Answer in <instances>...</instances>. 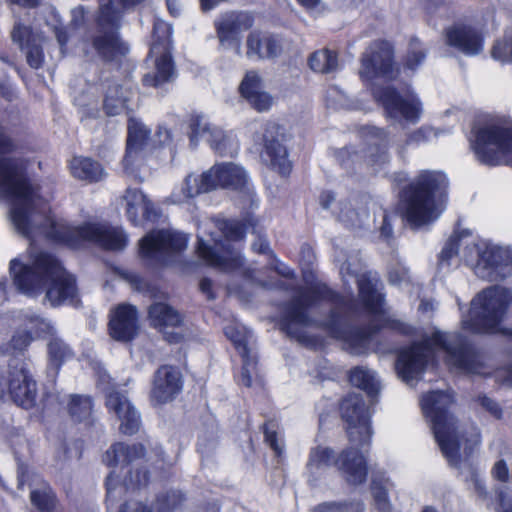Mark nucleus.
Masks as SVG:
<instances>
[{"instance_id":"63","label":"nucleus","mask_w":512,"mask_h":512,"mask_svg":"<svg viewBox=\"0 0 512 512\" xmlns=\"http://www.w3.org/2000/svg\"><path fill=\"white\" fill-rule=\"evenodd\" d=\"M211 287H212V283L209 279H202L201 282H200V289L201 291L207 295V298L208 299H213L214 298V295L212 293V290H211Z\"/></svg>"},{"instance_id":"24","label":"nucleus","mask_w":512,"mask_h":512,"mask_svg":"<svg viewBox=\"0 0 512 512\" xmlns=\"http://www.w3.org/2000/svg\"><path fill=\"white\" fill-rule=\"evenodd\" d=\"M128 220L135 226L144 220L154 221L158 217L153 203L139 189L128 188L123 195Z\"/></svg>"},{"instance_id":"47","label":"nucleus","mask_w":512,"mask_h":512,"mask_svg":"<svg viewBox=\"0 0 512 512\" xmlns=\"http://www.w3.org/2000/svg\"><path fill=\"white\" fill-rule=\"evenodd\" d=\"M264 436L265 442L277 455H281L284 451V442L276 422L269 421L264 425Z\"/></svg>"},{"instance_id":"57","label":"nucleus","mask_w":512,"mask_h":512,"mask_svg":"<svg viewBox=\"0 0 512 512\" xmlns=\"http://www.w3.org/2000/svg\"><path fill=\"white\" fill-rule=\"evenodd\" d=\"M389 280L393 284L402 285L408 282L409 274L406 268L392 270L389 273Z\"/></svg>"},{"instance_id":"15","label":"nucleus","mask_w":512,"mask_h":512,"mask_svg":"<svg viewBox=\"0 0 512 512\" xmlns=\"http://www.w3.org/2000/svg\"><path fill=\"white\" fill-rule=\"evenodd\" d=\"M252 128L256 133L255 141L264 147L262 160L281 175L289 174L292 165L286 148L277 139L279 127L272 122H261L253 124Z\"/></svg>"},{"instance_id":"62","label":"nucleus","mask_w":512,"mask_h":512,"mask_svg":"<svg viewBox=\"0 0 512 512\" xmlns=\"http://www.w3.org/2000/svg\"><path fill=\"white\" fill-rule=\"evenodd\" d=\"M298 2L308 11L314 12L321 5V0H298Z\"/></svg>"},{"instance_id":"42","label":"nucleus","mask_w":512,"mask_h":512,"mask_svg":"<svg viewBox=\"0 0 512 512\" xmlns=\"http://www.w3.org/2000/svg\"><path fill=\"white\" fill-rule=\"evenodd\" d=\"M68 411L75 421L87 419L92 412V402L87 396L72 395L68 403Z\"/></svg>"},{"instance_id":"9","label":"nucleus","mask_w":512,"mask_h":512,"mask_svg":"<svg viewBox=\"0 0 512 512\" xmlns=\"http://www.w3.org/2000/svg\"><path fill=\"white\" fill-rule=\"evenodd\" d=\"M471 147L477 160L485 165L512 167V128L499 118L484 116L473 127Z\"/></svg>"},{"instance_id":"40","label":"nucleus","mask_w":512,"mask_h":512,"mask_svg":"<svg viewBox=\"0 0 512 512\" xmlns=\"http://www.w3.org/2000/svg\"><path fill=\"white\" fill-rule=\"evenodd\" d=\"M207 142L221 156H234L239 149L238 142L233 134H226L224 131H222V135L207 138Z\"/></svg>"},{"instance_id":"41","label":"nucleus","mask_w":512,"mask_h":512,"mask_svg":"<svg viewBox=\"0 0 512 512\" xmlns=\"http://www.w3.org/2000/svg\"><path fill=\"white\" fill-rule=\"evenodd\" d=\"M333 452L326 447H317L310 453L307 468L312 475L320 474L332 464Z\"/></svg>"},{"instance_id":"19","label":"nucleus","mask_w":512,"mask_h":512,"mask_svg":"<svg viewBox=\"0 0 512 512\" xmlns=\"http://www.w3.org/2000/svg\"><path fill=\"white\" fill-rule=\"evenodd\" d=\"M392 57V48L388 42L379 41L371 44L362 58L361 76L367 79L389 77L392 74Z\"/></svg>"},{"instance_id":"38","label":"nucleus","mask_w":512,"mask_h":512,"mask_svg":"<svg viewBox=\"0 0 512 512\" xmlns=\"http://www.w3.org/2000/svg\"><path fill=\"white\" fill-rule=\"evenodd\" d=\"M190 129L191 142H194L199 137L207 141V138L214 137V135H222V130L212 126L204 115H193L190 119Z\"/></svg>"},{"instance_id":"25","label":"nucleus","mask_w":512,"mask_h":512,"mask_svg":"<svg viewBox=\"0 0 512 512\" xmlns=\"http://www.w3.org/2000/svg\"><path fill=\"white\" fill-rule=\"evenodd\" d=\"M13 42L25 51L28 64L38 69L42 66L44 55L40 46L41 38L38 34L32 32L31 28L21 23H15L11 32Z\"/></svg>"},{"instance_id":"29","label":"nucleus","mask_w":512,"mask_h":512,"mask_svg":"<svg viewBox=\"0 0 512 512\" xmlns=\"http://www.w3.org/2000/svg\"><path fill=\"white\" fill-rule=\"evenodd\" d=\"M118 475H116L115 471H112L106 480V488H107V501L109 503H115L118 499L122 497V495L127 492H133L139 487L145 485L148 481L147 472H137L135 479L132 475H130L129 479L125 480L123 483L119 481Z\"/></svg>"},{"instance_id":"53","label":"nucleus","mask_w":512,"mask_h":512,"mask_svg":"<svg viewBox=\"0 0 512 512\" xmlns=\"http://www.w3.org/2000/svg\"><path fill=\"white\" fill-rule=\"evenodd\" d=\"M491 473L495 479L501 482H506L509 478V468L507 463L503 459L496 461Z\"/></svg>"},{"instance_id":"45","label":"nucleus","mask_w":512,"mask_h":512,"mask_svg":"<svg viewBox=\"0 0 512 512\" xmlns=\"http://www.w3.org/2000/svg\"><path fill=\"white\" fill-rule=\"evenodd\" d=\"M243 360V367L241 371V383L250 387L254 380L258 377L257 371V358L248 350L245 354H240Z\"/></svg>"},{"instance_id":"10","label":"nucleus","mask_w":512,"mask_h":512,"mask_svg":"<svg viewBox=\"0 0 512 512\" xmlns=\"http://www.w3.org/2000/svg\"><path fill=\"white\" fill-rule=\"evenodd\" d=\"M453 403V395L449 392H431L421 398L424 415L432 424L435 439L450 465L461 466L459 456V439L456 422L447 411Z\"/></svg>"},{"instance_id":"21","label":"nucleus","mask_w":512,"mask_h":512,"mask_svg":"<svg viewBox=\"0 0 512 512\" xmlns=\"http://www.w3.org/2000/svg\"><path fill=\"white\" fill-rule=\"evenodd\" d=\"M245 56L253 61L273 60L282 53L277 36L261 30H252L246 37Z\"/></svg>"},{"instance_id":"1","label":"nucleus","mask_w":512,"mask_h":512,"mask_svg":"<svg viewBox=\"0 0 512 512\" xmlns=\"http://www.w3.org/2000/svg\"><path fill=\"white\" fill-rule=\"evenodd\" d=\"M12 149L10 139L0 128V200L10 207L9 216L15 230L31 243L27 261H10V274L16 288L28 296H36L44 289L46 299L53 306L74 302L77 295L75 278L52 254L37 249L38 238L77 248L85 242L113 251L123 250L128 236L120 227L86 222L71 226L62 219L37 210V192L25 174L21 159L6 157Z\"/></svg>"},{"instance_id":"50","label":"nucleus","mask_w":512,"mask_h":512,"mask_svg":"<svg viewBox=\"0 0 512 512\" xmlns=\"http://www.w3.org/2000/svg\"><path fill=\"white\" fill-rule=\"evenodd\" d=\"M31 502L42 511H48L54 502V495L50 490L31 492Z\"/></svg>"},{"instance_id":"27","label":"nucleus","mask_w":512,"mask_h":512,"mask_svg":"<svg viewBox=\"0 0 512 512\" xmlns=\"http://www.w3.org/2000/svg\"><path fill=\"white\" fill-rule=\"evenodd\" d=\"M370 140L362 156L367 166L377 171L389 160L387 152L388 138L384 130L376 127L369 129Z\"/></svg>"},{"instance_id":"49","label":"nucleus","mask_w":512,"mask_h":512,"mask_svg":"<svg viewBox=\"0 0 512 512\" xmlns=\"http://www.w3.org/2000/svg\"><path fill=\"white\" fill-rule=\"evenodd\" d=\"M492 56L501 62H512V36L498 41L493 47Z\"/></svg>"},{"instance_id":"51","label":"nucleus","mask_w":512,"mask_h":512,"mask_svg":"<svg viewBox=\"0 0 512 512\" xmlns=\"http://www.w3.org/2000/svg\"><path fill=\"white\" fill-rule=\"evenodd\" d=\"M246 100L258 112L268 111L273 104L272 97L267 92H265L263 90L251 95Z\"/></svg>"},{"instance_id":"5","label":"nucleus","mask_w":512,"mask_h":512,"mask_svg":"<svg viewBox=\"0 0 512 512\" xmlns=\"http://www.w3.org/2000/svg\"><path fill=\"white\" fill-rule=\"evenodd\" d=\"M437 350L446 352L447 362L450 365L461 371L476 373L472 364V355L463 345L460 337L448 336L437 331L429 339L420 344H414L399 354L396 363L399 376L407 383L417 379Z\"/></svg>"},{"instance_id":"6","label":"nucleus","mask_w":512,"mask_h":512,"mask_svg":"<svg viewBox=\"0 0 512 512\" xmlns=\"http://www.w3.org/2000/svg\"><path fill=\"white\" fill-rule=\"evenodd\" d=\"M245 229L235 220H206L198 227L199 256L207 265L223 271H234L243 264L237 244Z\"/></svg>"},{"instance_id":"34","label":"nucleus","mask_w":512,"mask_h":512,"mask_svg":"<svg viewBox=\"0 0 512 512\" xmlns=\"http://www.w3.org/2000/svg\"><path fill=\"white\" fill-rule=\"evenodd\" d=\"M71 174L80 180L89 182L99 181L104 176V170L98 162L86 157H74L69 165Z\"/></svg>"},{"instance_id":"8","label":"nucleus","mask_w":512,"mask_h":512,"mask_svg":"<svg viewBox=\"0 0 512 512\" xmlns=\"http://www.w3.org/2000/svg\"><path fill=\"white\" fill-rule=\"evenodd\" d=\"M250 181L246 170L235 163L215 164L201 175L189 174L183 183L174 189L170 199L174 204L188 200L218 188L250 193Z\"/></svg>"},{"instance_id":"26","label":"nucleus","mask_w":512,"mask_h":512,"mask_svg":"<svg viewBox=\"0 0 512 512\" xmlns=\"http://www.w3.org/2000/svg\"><path fill=\"white\" fill-rule=\"evenodd\" d=\"M54 334V327L44 319L32 318L24 328L14 332L10 341L2 347L4 354H18L25 351L32 342V333Z\"/></svg>"},{"instance_id":"56","label":"nucleus","mask_w":512,"mask_h":512,"mask_svg":"<svg viewBox=\"0 0 512 512\" xmlns=\"http://www.w3.org/2000/svg\"><path fill=\"white\" fill-rule=\"evenodd\" d=\"M479 401L481 406L489 411L494 417L501 418L502 410L494 400L486 396H482L479 398Z\"/></svg>"},{"instance_id":"54","label":"nucleus","mask_w":512,"mask_h":512,"mask_svg":"<svg viewBox=\"0 0 512 512\" xmlns=\"http://www.w3.org/2000/svg\"><path fill=\"white\" fill-rule=\"evenodd\" d=\"M314 512H345L348 511L347 503L325 502L317 505L313 509Z\"/></svg>"},{"instance_id":"4","label":"nucleus","mask_w":512,"mask_h":512,"mask_svg":"<svg viewBox=\"0 0 512 512\" xmlns=\"http://www.w3.org/2000/svg\"><path fill=\"white\" fill-rule=\"evenodd\" d=\"M459 256L474 273L484 280H502L512 273V254L508 248L483 240L476 241L468 235L452 236L440 252V264Z\"/></svg>"},{"instance_id":"16","label":"nucleus","mask_w":512,"mask_h":512,"mask_svg":"<svg viewBox=\"0 0 512 512\" xmlns=\"http://www.w3.org/2000/svg\"><path fill=\"white\" fill-rule=\"evenodd\" d=\"M373 96L384 107L387 116L394 120L415 122L421 113V103L414 94L402 98L390 87H375Z\"/></svg>"},{"instance_id":"23","label":"nucleus","mask_w":512,"mask_h":512,"mask_svg":"<svg viewBox=\"0 0 512 512\" xmlns=\"http://www.w3.org/2000/svg\"><path fill=\"white\" fill-rule=\"evenodd\" d=\"M138 315L135 307L121 304L111 313L109 322L110 336L117 340L128 342L137 334Z\"/></svg>"},{"instance_id":"58","label":"nucleus","mask_w":512,"mask_h":512,"mask_svg":"<svg viewBox=\"0 0 512 512\" xmlns=\"http://www.w3.org/2000/svg\"><path fill=\"white\" fill-rule=\"evenodd\" d=\"M470 481L478 495L483 496L485 494V486L481 475L474 469L471 470Z\"/></svg>"},{"instance_id":"30","label":"nucleus","mask_w":512,"mask_h":512,"mask_svg":"<svg viewBox=\"0 0 512 512\" xmlns=\"http://www.w3.org/2000/svg\"><path fill=\"white\" fill-rule=\"evenodd\" d=\"M320 205L325 210H330L340 221L346 225L360 226L362 221L351 205L346 201H337L331 192H323L320 196Z\"/></svg>"},{"instance_id":"3","label":"nucleus","mask_w":512,"mask_h":512,"mask_svg":"<svg viewBox=\"0 0 512 512\" xmlns=\"http://www.w3.org/2000/svg\"><path fill=\"white\" fill-rule=\"evenodd\" d=\"M340 413L351 447L342 451L335 464L349 484L360 485L366 481L367 465L359 449L371 441L370 415L359 394L345 397L340 405Z\"/></svg>"},{"instance_id":"60","label":"nucleus","mask_w":512,"mask_h":512,"mask_svg":"<svg viewBox=\"0 0 512 512\" xmlns=\"http://www.w3.org/2000/svg\"><path fill=\"white\" fill-rule=\"evenodd\" d=\"M84 20V8L77 7L72 10V20L71 25L73 27H78L83 23Z\"/></svg>"},{"instance_id":"14","label":"nucleus","mask_w":512,"mask_h":512,"mask_svg":"<svg viewBox=\"0 0 512 512\" xmlns=\"http://www.w3.org/2000/svg\"><path fill=\"white\" fill-rule=\"evenodd\" d=\"M187 243V236L181 232L155 230L140 240L139 254L148 262H164L169 255L183 251Z\"/></svg>"},{"instance_id":"59","label":"nucleus","mask_w":512,"mask_h":512,"mask_svg":"<svg viewBox=\"0 0 512 512\" xmlns=\"http://www.w3.org/2000/svg\"><path fill=\"white\" fill-rule=\"evenodd\" d=\"M252 249L260 254H266L270 251L268 242L262 236L257 237L256 241L252 244Z\"/></svg>"},{"instance_id":"28","label":"nucleus","mask_w":512,"mask_h":512,"mask_svg":"<svg viewBox=\"0 0 512 512\" xmlns=\"http://www.w3.org/2000/svg\"><path fill=\"white\" fill-rule=\"evenodd\" d=\"M446 42L459 51L475 55L482 50V41L479 35L466 26H453L446 30Z\"/></svg>"},{"instance_id":"61","label":"nucleus","mask_w":512,"mask_h":512,"mask_svg":"<svg viewBox=\"0 0 512 512\" xmlns=\"http://www.w3.org/2000/svg\"><path fill=\"white\" fill-rule=\"evenodd\" d=\"M276 264L274 266V269L282 276L286 277V278H291L293 277L294 273L293 271L288 267L286 266L285 264L279 262L278 260H276Z\"/></svg>"},{"instance_id":"35","label":"nucleus","mask_w":512,"mask_h":512,"mask_svg":"<svg viewBox=\"0 0 512 512\" xmlns=\"http://www.w3.org/2000/svg\"><path fill=\"white\" fill-rule=\"evenodd\" d=\"M128 91L117 83L109 85L104 98V109L108 115H118L124 111L128 100Z\"/></svg>"},{"instance_id":"44","label":"nucleus","mask_w":512,"mask_h":512,"mask_svg":"<svg viewBox=\"0 0 512 512\" xmlns=\"http://www.w3.org/2000/svg\"><path fill=\"white\" fill-rule=\"evenodd\" d=\"M48 354L51 363L57 367L73 356V352L69 346L58 337H54L50 340L48 344Z\"/></svg>"},{"instance_id":"33","label":"nucleus","mask_w":512,"mask_h":512,"mask_svg":"<svg viewBox=\"0 0 512 512\" xmlns=\"http://www.w3.org/2000/svg\"><path fill=\"white\" fill-rule=\"evenodd\" d=\"M151 324L164 331L170 327H177L182 323L181 315L165 303H155L149 308Z\"/></svg>"},{"instance_id":"18","label":"nucleus","mask_w":512,"mask_h":512,"mask_svg":"<svg viewBox=\"0 0 512 512\" xmlns=\"http://www.w3.org/2000/svg\"><path fill=\"white\" fill-rule=\"evenodd\" d=\"M253 17L246 12H229L223 14L216 22V32L222 47L233 48L241 55L240 35L253 25Z\"/></svg>"},{"instance_id":"36","label":"nucleus","mask_w":512,"mask_h":512,"mask_svg":"<svg viewBox=\"0 0 512 512\" xmlns=\"http://www.w3.org/2000/svg\"><path fill=\"white\" fill-rule=\"evenodd\" d=\"M181 500V495L175 492L166 499H158L151 507L144 506L140 503H127L123 505L120 512H170Z\"/></svg>"},{"instance_id":"37","label":"nucleus","mask_w":512,"mask_h":512,"mask_svg":"<svg viewBox=\"0 0 512 512\" xmlns=\"http://www.w3.org/2000/svg\"><path fill=\"white\" fill-rule=\"evenodd\" d=\"M349 379L352 385L366 391L369 395H373L379 390V382L374 372L367 368H354L350 372Z\"/></svg>"},{"instance_id":"31","label":"nucleus","mask_w":512,"mask_h":512,"mask_svg":"<svg viewBox=\"0 0 512 512\" xmlns=\"http://www.w3.org/2000/svg\"><path fill=\"white\" fill-rule=\"evenodd\" d=\"M144 455V448L141 444L131 446L124 443H116L106 451L103 461L110 467L124 466L139 459Z\"/></svg>"},{"instance_id":"64","label":"nucleus","mask_w":512,"mask_h":512,"mask_svg":"<svg viewBox=\"0 0 512 512\" xmlns=\"http://www.w3.org/2000/svg\"><path fill=\"white\" fill-rule=\"evenodd\" d=\"M156 136L160 144H165L170 140V133L167 129L160 127Z\"/></svg>"},{"instance_id":"43","label":"nucleus","mask_w":512,"mask_h":512,"mask_svg":"<svg viewBox=\"0 0 512 512\" xmlns=\"http://www.w3.org/2000/svg\"><path fill=\"white\" fill-rule=\"evenodd\" d=\"M225 335L232 341L239 354H245L248 350L249 331L237 323L227 325L224 328Z\"/></svg>"},{"instance_id":"2","label":"nucleus","mask_w":512,"mask_h":512,"mask_svg":"<svg viewBox=\"0 0 512 512\" xmlns=\"http://www.w3.org/2000/svg\"><path fill=\"white\" fill-rule=\"evenodd\" d=\"M350 266L349 262H344L340 266L342 279L346 282V276L356 277L361 303L365 311L373 315L379 324H373L369 329L364 330L351 329L342 314L356 312L355 303L350 299L339 296L327 286L321 285L299 290L293 300L286 306L281 325L290 336L300 338L301 329L313 324L308 315V309L320 300H328L334 305L329 319L324 323L325 330L332 337L343 340L352 354L365 353L368 350L371 336L381 327L388 326L402 333H408V326L392 320L387 315L380 291L382 284L378 278L370 273L356 275L354 271L350 270Z\"/></svg>"},{"instance_id":"48","label":"nucleus","mask_w":512,"mask_h":512,"mask_svg":"<svg viewBox=\"0 0 512 512\" xmlns=\"http://www.w3.org/2000/svg\"><path fill=\"white\" fill-rule=\"evenodd\" d=\"M426 49L418 39H411L405 60V66L415 70L425 59Z\"/></svg>"},{"instance_id":"32","label":"nucleus","mask_w":512,"mask_h":512,"mask_svg":"<svg viewBox=\"0 0 512 512\" xmlns=\"http://www.w3.org/2000/svg\"><path fill=\"white\" fill-rule=\"evenodd\" d=\"M149 130L140 121L130 118L128 123V137L126 155L124 157L125 169H128L133 154H136L148 139Z\"/></svg>"},{"instance_id":"13","label":"nucleus","mask_w":512,"mask_h":512,"mask_svg":"<svg viewBox=\"0 0 512 512\" xmlns=\"http://www.w3.org/2000/svg\"><path fill=\"white\" fill-rule=\"evenodd\" d=\"M154 42L150 48V54L158 55L155 61L156 72L146 74L143 82L148 86H157L169 81L174 75V66L170 55L172 27L163 20H157L153 29Z\"/></svg>"},{"instance_id":"11","label":"nucleus","mask_w":512,"mask_h":512,"mask_svg":"<svg viewBox=\"0 0 512 512\" xmlns=\"http://www.w3.org/2000/svg\"><path fill=\"white\" fill-rule=\"evenodd\" d=\"M512 302V292L501 286H492L479 293L471 302L469 318L462 321L465 329L474 333H498L512 336V331L501 324Z\"/></svg>"},{"instance_id":"55","label":"nucleus","mask_w":512,"mask_h":512,"mask_svg":"<svg viewBox=\"0 0 512 512\" xmlns=\"http://www.w3.org/2000/svg\"><path fill=\"white\" fill-rule=\"evenodd\" d=\"M434 132L430 128H420L410 135L408 142L409 143H422L429 140L432 136H434Z\"/></svg>"},{"instance_id":"39","label":"nucleus","mask_w":512,"mask_h":512,"mask_svg":"<svg viewBox=\"0 0 512 512\" xmlns=\"http://www.w3.org/2000/svg\"><path fill=\"white\" fill-rule=\"evenodd\" d=\"M309 65L315 72L331 73L336 70L338 62L334 52L323 49L310 56Z\"/></svg>"},{"instance_id":"20","label":"nucleus","mask_w":512,"mask_h":512,"mask_svg":"<svg viewBox=\"0 0 512 512\" xmlns=\"http://www.w3.org/2000/svg\"><path fill=\"white\" fill-rule=\"evenodd\" d=\"M183 379L178 368L170 365L161 366L154 375L151 400L155 404H165L181 392Z\"/></svg>"},{"instance_id":"22","label":"nucleus","mask_w":512,"mask_h":512,"mask_svg":"<svg viewBox=\"0 0 512 512\" xmlns=\"http://www.w3.org/2000/svg\"><path fill=\"white\" fill-rule=\"evenodd\" d=\"M106 406L114 412L120 421V431L124 434H134L140 427V416L128 398L117 392L109 391L106 395Z\"/></svg>"},{"instance_id":"52","label":"nucleus","mask_w":512,"mask_h":512,"mask_svg":"<svg viewBox=\"0 0 512 512\" xmlns=\"http://www.w3.org/2000/svg\"><path fill=\"white\" fill-rule=\"evenodd\" d=\"M372 493L378 509L385 511L389 508L387 492L384 488L378 487L374 482L372 484Z\"/></svg>"},{"instance_id":"17","label":"nucleus","mask_w":512,"mask_h":512,"mask_svg":"<svg viewBox=\"0 0 512 512\" xmlns=\"http://www.w3.org/2000/svg\"><path fill=\"white\" fill-rule=\"evenodd\" d=\"M6 395L19 406L26 409L34 406L37 386L30 372L21 365H10L5 370Z\"/></svg>"},{"instance_id":"46","label":"nucleus","mask_w":512,"mask_h":512,"mask_svg":"<svg viewBox=\"0 0 512 512\" xmlns=\"http://www.w3.org/2000/svg\"><path fill=\"white\" fill-rule=\"evenodd\" d=\"M241 95L247 99L251 95L263 90V80L260 74L255 70L247 71L240 86Z\"/></svg>"},{"instance_id":"7","label":"nucleus","mask_w":512,"mask_h":512,"mask_svg":"<svg viewBox=\"0 0 512 512\" xmlns=\"http://www.w3.org/2000/svg\"><path fill=\"white\" fill-rule=\"evenodd\" d=\"M448 180L441 171H422L405 192V215L413 227L436 220L443 211Z\"/></svg>"},{"instance_id":"12","label":"nucleus","mask_w":512,"mask_h":512,"mask_svg":"<svg viewBox=\"0 0 512 512\" xmlns=\"http://www.w3.org/2000/svg\"><path fill=\"white\" fill-rule=\"evenodd\" d=\"M143 0H109L102 4L98 17V34L93 39V47L104 60H114L127 53L128 48L120 41L117 31L121 12Z\"/></svg>"}]
</instances>
